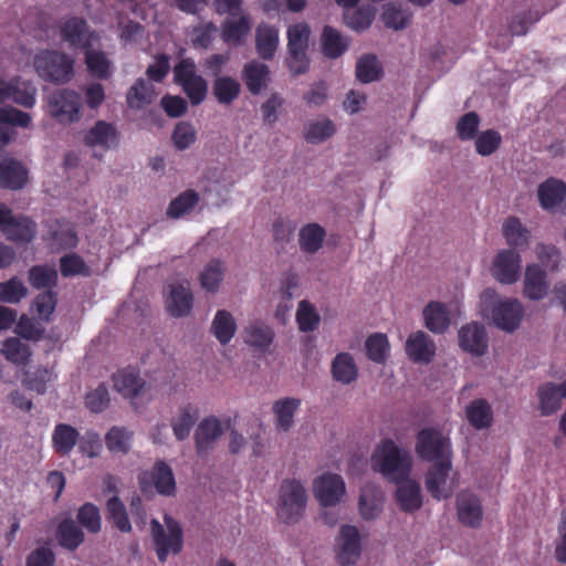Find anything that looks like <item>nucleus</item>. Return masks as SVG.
Listing matches in <instances>:
<instances>
[{
    "label": "nucleus",
    "mask_w": 566,
    "mask_h": 566,
    "mask_svg": "<svg viewBox=\"0 0 566 566\" xmlns=\"http://www.w3.org/2000/svg\"><path fill=\"white\" fill-rule=\"evenodd\" d=\"M479 312L483 318L505 333L515 332L524 317V306L520 300L503 296L492 287L480 294Z\"/></svg>",
    "instance_id": "1"
},
{
    "label": "nucleus",
    "mask_w": 566,
    "mask_h": 566,
    "mask_svg": "<svg viewBox=\"0 0 566 566\" xmlns=\"http://www.w3.org/2000/svg\"><path fill=\"white\" fill-rule=\"evenodd\" d=\"M373 469L387 479L398 482L409 478L413 467L410 452L390 439L381 440L371 455Z\"/></svg>",
    "instance_id": "2"
},
{
    "label": "nucleus",
    "mask_w": 566,
    "mask_h": 566,
    "mask_svg": "<svg viewBox=\"0 0 566 566\" xmlns=\"http://www.w3.org/2000/svg\"><path fill=\"white\" fill-rule=\"evenodd\" d=\"M32 65L36 75L48 83L64 85L75 76V59L60 50H39Z\"/></svg>",
    "instance_id": "3"
},
{
    "label": "nucleus",
    "mask_w": 566,
    "mask_h": 566,
    "mask_svg": "<svg viewBox=\"0 0 566 566\" xmlns=\"http://www.w3.org/2000/svg\"><path fill=\"white\" fill-rule=\"evenodd\" d=\"M417 455L427 462L452 461L453 450L450 432L438 427H427L421 429L415 443Z\"/></svg>",
    "instance_id": "4"
},
{
    "label": "nucleus",
    "mask_w": 566,
    "mask_h": 566,
    "mask_svg": "<svg viewBox=\"0 0 566 566\" xmlns=\"http://www.w3.org/2000/svg\"><path fill=\"white\" fill-rule=\"evenodd\" d=\"M308 501L306 486L294 479L284 480L279 490L276 515L286 524L297 523L304 515Z\"/></svg>",
    "instance_id": "5"
},
{
    "label": "nucleus",
    "mask_w": 566,
    "mask_h": 566,
    "mask_svg": "<svg viewBox=\"0 0 566 566\" xmlns=\"http://www.w3.org/2000/svg\"><path fill=\"white\" fill-rule=\"evenodd\" d=\"M45 111L59 124L71 125L81 120V94L71 88L55 90L45 97Z\"/></svg>",
    "instance_id": "6"
},
{
    "label": "nucleus",
    "mask_w": 566,
    "mask_h": 566,
    "mask_svg": "<svg viewBox=\"0 0 566 566\" xmlns=\"http://www.w3.org/2000/svg\"><path fill=\"white\" fill-rule=\"evenodd\" d=\"M367 534L357 525L342 524L334 541V557L340 566H353L360 559Z\"/></svg>",
    "instance_id": "7"
},
{
    "label": "nucleus",
    "mask_w": 566,
    "mask_h": 566,
    "mask_svg": "<svg viewBox=\"0 0 566 566\" xmlns=\"http://www.w3.org/2000/svg\"><path fill=\"white\" fill-rule=\"evenodd\" d=\"M151 536L158 559L164 563L169 554L177 555L184 546L182 528L179 523L168 514L164 523L157 520L150 522Z\"/></svg>",
    "instance_id": "8"
},
{
    "label": "nucleus",
    "mask_w": 566,
    "mask_h": 566,
    "mask_svg": "<svg viewBox=\"0 0 566 566\" xmlns=\"http://www.w3.org/2000/svg\"><path fill=\"white\" fill-rule=\"evenodd\" d=\"M424 485L436 500L449 499L458 485V474L452 461L433 463L426 473Z\"/></svg>",
    "instance_id": "9"
},
{
    "label": "nucleus",
    "mask_w": 566,
    "mask_h": 566,
    "mask_svg": "<svg viewBox=\"0 0 566 566\" xmlns=\"http://www.w3.org/2000/svg\"><path fill=\"white\" fill-rule=\"evenodd\" d=\"M164 297L165 308L170 316L181 318L191 314L195 298L189 280L177 279L167 284Z\"/></svg>",
    "instance_id": "10"
},
{
    "label": "nucleus",
    "mask_w": 566,
    "mask_h": 566,
    "mask_svg": "<svg viewBox=\"0 0 566 566\" xmlns=\"http://www.w3.org/2000/svg\"><path fill=\"white\" fill-rule=\"evenodd\" d=\"M313 494L323 507H334L346 497V483L342 475L324 472L313 480Z\"/></svg>",
    "instance_id": "11"
},
{
    "label": "nucleus",
    "mask_w": 566,
    "mask_h": 566,
    "mask_svg": "<svg viewBox=\"0 0 566 566\" xmlns=\"http://www.w3.org/2000/svg\"><path fill=\"white\" fill-rule=\"evenodd\" d=\"M174 76L193 105L200 104L206 98L208 92L207 81L197 73L196 64L192 60H181L174 67Z\"/></svg>",
    "instance_id": "12"
},
{
    "label": "nucleus",
    "mask_w": 566,
    "mask_h": 566,
    "mask_svg": "<svg viewBox=\"0 0 566 566\" xmlns=\"http://www.w3.org/2000/svg\"><path fill=\"white\" fill-rule=\"evenodd\" d=\"M119 140L120 134L117 127L106 120H97L83 136V144L91 148L93 156L98 159L105 151L115 149Z\"/></svg>",
    "instance_id": "13"
},
{
    "label": "nucleus",
    "mask_w": 566,
    "mask_h": 566,
    "mask_svg": "<svg viewBox=\"0 0 566 566\" xmlns=\"http://www.w3.org/2000/svg\"><path fill=\"white\" fill-rule=\"evenodd\" d=\"M521 269V254L514 249H501L491 261L490 274L496 282L511 285L518 281Z\"/></svg>",
    "instance_id": "14"
},
{
    "label": "nucleus",
    "mask_w": 566,
    "mask_h": 566,
    "mask_svg": "<svg viewBox=\"0 0 566 566\" xmlns=\"http://www.w3.org/2000/svg\"><path fill=\"white\" fill-rule=\"evenodd\" d=\"M60 38L72 50H86L97 44L98 36L82 19L72 18L61 23Z\"/></svg>",
    "instance_id": "15"
},
{
    "label": "nucleus",
    "mask_w": 566,
    "mask_h": 566,
    "mask_svg": "<svg viewBox=\"0 0 566 566\" xmlns=\"http://www.w3.org/2000/svg\"><path fill=\"white\" fill-rule=\"evenodd\" d=\"M541 207L551 212L566 213V182L548 178L537 188Z\"/></svg>",
    "instance_id": "16"
},
{
    "label": "nucleus",
    "mask_w": 566,
    "mask_h": 566,
    "mask_svg": "<svg viewBox=\"0 0 566 566\" xmlns=\"http://www.w3.org/2000/svg\"><path fill=\"white\" fill-rule=\"evenodd\" d=\"M459 346L473 356H483L489 348V338L483 324L471 322L458 332Z\"/></svg>",
    "instance_id": "17"
},
{
    "label": "nucleus",
    "mask_w": 566,
    "mask_h": 566,
    "mask_svg": "<svg viewBox=\"0 0 566 566\" xmlns=\"http://www.w3.org/2000/svg\"><path fill=\"white\" fill-rule=\"evenodd\" d=\"M140 484L144 489L153 484L156 491L165 496H172L176 493V481L172 469L165 462L158 461L155 465L140 474Z\"/></svg>",
    "instance_id": "18"
},
{
    "label": "nucleus",
    "mask_w": 566,
    "mask_h": 566,
    "mask_svg": "<svg viewBox=\"0 0 566 566\" xmlns=\"http://www.w3.org/2000/svg\"><path fill=\"white\" fill-rule=\"evenodd\" d=\"M547 272L537 263L527 264L523 280V295L531 301H542L548 295Z\"/></svg>",
    "instance_id": "19"
},
{
    "label": "nucleus",
    "mask_w": 566,
    "mask_h": 566,
    "mask_svg": "<svg viewBox=\"0 0 566 566\" xmlns=\"http://www.w3.org/2000/svg\"><path fill=\"white\" fill-rule=\"evenodd\" d=\"M405 350L410 360L417 364H429L436 356V344L423 331L411 333L405 344Z\"/></svg>",
    "instance_id": "20"
},
{
    "label": "nucleus",
    "mask_w": 566,
    "mask_h": 566,
    "mask_svg": "<svg viewBox=\"0 0 566 566\" xmlns=\"http://www.w3.org/2000/svg\"><path fill=\"white\" fill-rule=\"evenodd\" d=\"M385 494L375 484H366L361 488L358 497V513L361 520L370 522L377 520L384 510Z\"/></svg>",
    "instance_id": "21"
},
{
    "label": "nucleus",
    "mask_w": 566,
    "mask_h": 566,
    "mask_svg": "<svg viewBox=\"0 0 566 566\" xmlns=\"http://www.w3.org/2000/svg\"><path fill=\"white\" fill-rule=\"evenodd\" d=\"M227 263L221 259L209 260L200 270L198 281L200 287L210 294H217L221 291L226 274Z\"/></svg>",
    "instance_id": "22"
},
{
    "label": "nucleus",
    "mask_w": 566,
    "mask_h": 566,
    "mask_svg": "<svg viewBox=\"0 0 566 566\" xmlns=\"http://www.w3.org/2000/svg\"><path fill=\"white\" fill-rule=\"evenodd\" d=\"M29 180L28 169L17 159L0 156V186L18 190Z\"/></svg>",
    "instance_id": "23"
},
{
    "label": "nucleus",
    "mask_w": 566,
    "mask_h": 566,
    "mask_svg": "<svg viewBox=\"0 0 566 566\" xmlns=\"http://www.w3.org/2000/svg\"><path fill=\"white\" fill-rule=\"evenodd\" d=\"M223 434V428L217 417L210 416L200 421L195 432L197 452H209Z\"/></svg>",
    "instance_id": "24"
},
{
    "label": "nucleus",
    "mask_w": 566,
    "mask_h": 566,
    "mask_svg": "<svg viewBox=\"0 0 566 566\" xmlns=\"http://www.w3.org/2000/svg\"><path fill=\"white\" fill-rule=\"evenodd\" d=\"M397 483L399 484L395 492V501L400 511L413 513L420 510L423 503L420 484L408 478Z\"/></svg>",
    "instance_id": "25"
},
{
    "label": "nucleus",
    "mask_w": 566,
    "mask_h": 566,
    "mask_svg": "<svg viewBox=\"0 0 566 566\" xmlns=\"http://www.w3.org/2000/svg\"><path fill=\"white\" fill-rule=\"evenodd\" d=\"M457 513L460 522L467 526L480 525L483 510L480 499L470 491H462L457 496Z\"/></svg>",
    "instance_id": "26"
},
{
    "label": "nucleus",
    "mask_w": 566,
    "mask_h": 566,
    "mask_svg": "<svg viewBox=\"0 0 566 566\" xmlns=\"http://www.w3.org/2000/svg\"><path fill=\"white\" fill-rule=\"evenodd\" d=\"M31 122V116L25 112L11 106L0 108V148L7 146L14 136L10 125L27 128Z\"/></svg>",
    "instance_id": "27"
},
{
    "label": "nucleus",
    "mask_w": 566,
    "mask_h": 566,
    "mask_svg": "<svg viewBox=\"0 0 566 566\" xmlns=\"http://www.w3.org/2000/svg\"><path fill=\"white\" fill-rule=\"evenodd\" d=\"M242 80L248 91L258 95L265 90L271 80V72L268 65L264 63L252 60L244 64L242 69Z\"/></svg>",
    "instance_id": "28"
},
{
    "label": "nucleus",
    "mask_w": 566,
    "mask_h": 566,
    "mask_svg": "<svg viewBox=\"0 0 566 566\" xmlns=\"http://www.w3.org/2000/svg\"><path fill=\"white\" fill-rule=\"evenodd\" d=\"M302 405L296 397H282L272 403L275 427L283 432L290 431L294 426V417Z\"/></svg>",
    "instance_id": "29"
},
{
    "label": "nucleus",
    "mask_w": 566,
    "mask_h": 566,
    "mask_svg": "<svg viewBox=\"0 0 566 566\" xmlns=\"http://www.w3.org/2000/svg\"><path fill=\"white\" fill-rule=\"evenodd\" d=\"M238 331L234 315L228 310H218L210 323L209 332L221 345H228Z\"/></svg>",
    "instance_id": "30"
},
{
    "label": "nucleus",
    "mask_w": 566,
    "mask_h": 566,
    "mask_svg": "<svg viewBox=\"0 0 566 566\" xmlns=\"http://www.w3.org/2000/svg\"><path fill=\"white\" fill-rule=\"evenodd\" d=\"M280 45V32L275 25L260 24L255 30V50L262 60H272Z\"/></svg>",
    "instance_id": "31"
},
{
    "label": "nucleus",
    "mask_w": 566,
    "mask_h": 566,
    "mask_svg": "<svg viewBox=\"0 0 566 566\" xmlns=\"http://www.w3.org/2000/svg\"><path fill=\"white\" fill-rule=\"evenodd\" d=\"M252 21L249 13L227 18L221 24V35L226 43L238 45L249 34Z\"/></svg>",
    "instance_id": "32"
},
{
    "label": "nucleus",
    "mask_w": 566,
    "mask_h": 566,
    "mask_svg": "<svg viewBox=\"0 0 566 566\" xmlns=\"http://www.w3.org/2000/svg\"><path fill=\"white\" fill-rule=\"evenodd\" d=\"M424 326L434 334H443L451 324L450 312L441 302H430L422 311Z\"/></svg>",
    "instance_id": "33"
},
{
    "label": "nucleus",
    "mask_w": 566,
    "mask_h": 566,
    "mask_svg": "<svg viewBox=\"0 0 566 566\" xmlns=\"http://www.w3.org/2000/svg\"><path fill=\"white\" fill-rule=\"evenodd\" d=\"M274 339L273 328L261 321L250 322L243 329V340L250 347L265 350Z\"/></svg>",
    "instance_id": "34"
},
{
    "label": "nucleus",
    "mask_w": 566,
    "mask_h": 566,
    "mask_svg": "<svg viewBox=\"0 0 566 566\" xmlns=\"http://www.w3.org/2000/svg\"><path fill=\"white\" fill-rule=\"evenodd\" d=\"M467 421L476 430L488 429L493 423V409L490 402L479 398L469 402L464 408Z\"/></svg>",
    "instance_id": "35"
},
{
    "label": "nucleus",
    "mask_w": 566,
    "mask_h": 566,
    "mask_svg": "<svg viewBox=\"0 0 566 566\" xmlns=\"http://www.w3.org/2000/svg\"><path fill=\"white\" fill-rule=\"evenodd\" d=\"M502 235L509 249H523L531 242L530 230L516 217H509L502 223Z\"/></svg>",
    "instance_id": "36"
},
{
    "label": "nucleus",
    "mask_w": 566,
    "mask_h": 566,
    "mask_svg": "<svg viewBox=\"0 0 566 566\" xmlns=\"http://www.w3.org/2000/svg\"><path fill=\"white\" fill-rule=\"evenodd\" d=\"M52 448L60 455H67L80 441V432L67 423H59L52 432Z\"/></svg>",
    "instance_id": "37"
},
{
    "label": "nucleus",
    "mask_w": 566,
    "mask_h": 566,
    "mask_svg": "<svg viewBox=\"0 0 566 566\" xmlns=\"http://www.w3.org/2000/svg\"><path fill=\"white\" fill-rule=\"evenodd\" d=\"M200 202V196L192 189H187L174 198L166 210V214L170 219H180L191 214Z\"/></svg>",
    "instance_id": "38"
},
{
    "label": "nucleus",
    "mask_w": 566,
    "mask_h": 566,
    "mask_svg": "<svg viewBox=\"0 0 566 566\" xmlns=\"http://www.w3.org/2000/svg\"><path fill=\"white\" fill-rule=\"evenodd\" d=\"M85 64L88 73L99 80H107L113 74V63L107 55L96 49V44L86 49Z\"/></svg>",
    "instance_id": "39"
},
{
    "label": "nucleus",
    "mask_w": 566,
    "mask_h": 566,
    "mask_svg": "<svg viewBox=\"0 0 566 566\" xmlns=\"http://www.w3.org/2000/svg\"><path fill=\"white\" fill-rule=\"evenodd\" d=\"M333 378L343 385H349L358 377V368L353 356L348 353H339L332 361Z\"/></svg>",
    "instance_id": "40"
},
{
    "label": "nucleus",
    "mask_w": 566,
    "mask_h": 566,
    "mask_svg": "<svg viewBox=\"0 0 566 566\" xmlns=\"http://www.w3.org/2000/svg\"><path fill=\"white\" fill-rule=\"evenodd\" d=\"M10 86L8 99H12L25 108H32L35 105L38 90L31 82L13 77L10 78Z\"/></svg>",
    "instance_id": "41"
},
{
    "label": "nucleus",
    "mask_w": 566,
    "mask_h": 566,
    "mask_svg": "<svg viewBox=\"0 0 566 566\" xmlns=\"http://www.w3.org/2000/svg\"><path fill=\"white\" fill-rule=\"evenodd\" d=\"M134 432L126 428L114 426L105 434V444L114 454H127L132 448Z\"/></svg>",
    "instance_id": "42"
},
{
    "label": "nucleus",
    "mask_w": 566,
    "mask_h": 566,
    "mask_svg": "<svg viewBox=\"0 0 566 566\" xmlns=\"http://www.w3.org/2000/svg\"><path fill=\"white\" fill-rule=\"evenodd\" d=\"M539 411L543 416H549L562 407V390L559 384L547 382L537 390Z\"/></svg>",
    "instance_id": "43"
},
{
    "label": "nucleus",
    "mask_w": 566,
    "mask_h": 566,
    "mask_svg": "<svg viewBox=\"0 0 566 566\" xmlns=\"http://www.w3.org/2000/svg\"><path fill=\"white\" fill-rule=\"evenodd\" d=\"M325 230L317 223L303 226L298 232V244L303 252L315 253L322 247L325 239Z\"/></svg>",
    "instance_id": "44"
},
{
    "label": "nucleus",
    "mask_w": 566,
    "mask_h": 566,
    "mask_svg": "<svg viewBox=\"0 0 566 566\" xmlns=\"http://www.w3.org/2000/svg\"><path fill=\"white\" fill-rule=\"evenodd\" d=\"M335 133L334 122L327 117H319L306 124L304 138L311 144H319L331 138Z\"/></svg>",
    "instance_id": "45"
},
{
    "label": "nucleus",
    "mask_w": 566,
    "mask_h": 566,
    "mask_svg": "<svg viewBox=\"0 0 566 566\" xmlns=\"http://www.w3.org/2000/svg\"><path fill=\"white\" fill-rule=\"evenodd\" d=\"M241 85L238 80L221 75L213 81L212 93L220 104L229 105L239 97Z\"/></svg>",
    "instance_id": "46"
},
{
    "label": "nucleus",
    "mask_w": 566,
    "mask_h": 566,
    "mask_svg": "<svg viewBox=\"0 0 566 566\" xmlns=\"http://www.w3.org/2000/svg\"><path fill=\"white\" fill-rule=\"evenodd\" d=\"M321 42L323 53L329 59L340 56L348 48L347 39L328 25L322 32Z\"/></svg>",
    "instance_id": "47"
},
{
    "label": "nucleus",
    "mask_w": 566,
    "mask_h": 566,
    "mask_svg": "<svg viewBox=\"0 0 566 566\" xmlns=\"http://www.w3.org/2000/svg\"><path fill=\"white\" fill-rule=\"evenodd\" d=\"M145 381L134 371L123 370L114 376V388L125 398L139 395Z\"/></svg>",
    "instance_id": "48"
},
{
    "label": "nucleus",
    "mask_w": 566,
    "mask_h": 566,
    "mask_svg": "<svg viewBox=\"0 0 566 566\" xmlns=\"http://www.w3.org/2000/svg\"><path fill=\"white\" fill-rule=\"evenodd\" d=\"M56 537L60 545L69 551L76 549L84 542V533L71 518L59 524Z\"/></svg>",
    "instance_id": "49"
},
{
    "label": "nucleus",
    "mask_w": 566,
    "mask_h": 566,
    "mask_svg": "<svg viewBox=\"0 0 566 566\" xmlns=\"http://www.w3.org/2000/svg\"><path fill=\"white\" fill-rule=\"evenodd\" d=\"M411 17L412 13L408 8L394 2L386 3L381 12V20L385 25L394 30L406 28L410 22Z\"/></svg>",
    "instance_id": "50"
},
{
    "label": "nucleus",
    "mask_w": 566,
    "mask_h": 566,
    "mask_svg": "<svg viewBox=\"0 0 566 566\" xmlns=\"http://www.w3.org/2000/svg\"><path fill=\"white\" fill-rule=\"evenodd\" d=\"M35 232V224L28 218H13L11 216L3 227V233L10 240L31 241Z\"/></svg>",
    "instance_id": "51"
},
{
    "label": "nucleus",
    "mask_w": 566,
    "mask_h": 566,
    "mask_svg": "<svg viewBox=\"0 0 566 566\" xmlns=\"http://www.w3.org/2000/svg\"><path fill=\"white\" fill-rule=\"evenodd\" d=\"M154 86L144 80H137L127 92L129 107L140 109L155 99Z\"/></svg>",
    "instance_id": "52"
},
{
    "label": "nucleus",
    "mask_w": 566,
    "mask_h": 566,
    "mask_svg": "<svg viewBox=\"0 0 566 566\" xmlns=\"http://www.w3.org/2000/svg\"><path fill=\"white\" fill-rule=\"evenodd\" d=\"M1 353L6 359L17 365H27L31 357L29 345L17 337L6 339Z\"/></svg>",
    "instance_id": "53"
},
{
    "label": "nucleus",
    "mask_w": 566,
    "mask_h": 566,
    "mask_svg": "<svg viewBox=\"0 0 566 566\" xmlns=\"http://www.w3.org/2000/svg\"><path fill=\"white\" fill-rule=\"evenodd\" d=\"M287 51L307 52L311 29L304 22L291 24L286 31Z\"/></svg>",
    "instance_id": "54"
},
{
    "label": "nucleus",
    "mask_w": 566,
    "mask_h": 566,
    "mask_svg": "<svg viewBox=\"0 0 566 566\" xmlns=\"http://www.w3.org/2000/svg\"><path fill=\"white\" fill-rule=\"evenodd\" d=\"M381 67L375 55H364L356 64V77L361 83H371L381 77Z\"/></svg>",
    "instance_id": "55"
},
{
    "label": "nucleus",
    "mask_w": 566,
    "mask_h": 566,
    "mask_svg": "<svg viewBox=\"0 0 566 566\" xmlns=\"http://www.w3.org/2000/svg\"><path fill=\"white\" fill-rule=\"evenodd\" d=\"M198 419L197 410L192 408L181 409L171 420V428L178 440H185Z\"/></svg>",
    "instance_id": "56"
},
{
    "label": "nucleus",
    "mask_w": 566,
    "mask_h": 566,
    "mask_svg": "<svg viewBox=\"0 0 566 566\" xmlns=\"http://www.w3.org/2000/svg\"><path fill=\"white\" fill-rule=\"evenodd\" d=\"M296 322L301 332L315 331L321 322V316L314 305L307 301H301L296 310Z\"/></svg>",
    "instance_id": "57"
},
{
    "label": "nucleus",
    "mask_w": 566,
    "mask_h": 566,
    "mask_svg": "<svg viewBox=\"0 0 566 566\" xmlns=\"http://www.w3.org/2000/svg\"><path fill=\"white\" fill-rule=\"evenodd\" d=\"M502 144V136L495 129H486L474 139L475 151L483 157L493 155Z\"/></svg>",
    "instance_id": "58"
},
{
    "label": "nucleus",
    "mask_w": 566,
    "mask_h": 566,
    "mask_svg": "<svg viewBox=\"0 0 566 566\" xmlns=\"http://www.w3.org/2000/svg\"><path fill=\"white\" fill-rule=\"evenodd\" d=\"M106 509L109 518L117 530L124 533H129L132 531V524L125 505L117 496L114 495L107 500Z\"/></svg>",
    "instance_id": "59"
},
{
    "label": "nucleus",
    "mask_w": 566,
    "mask_h": 566,
    "mask_svg": "<svg viewBox=\"0 0 566 566\" xmlns=\"http://www.w3.org/2000/svg\"><path fill=\"white\" fill-rule=\"evenodd\" d=\"M29 281L34 289H50L56 284L57 272L54 268L36 265L29 271Z\"/></svg>",
    "instance_id": "60"
},
{
    "label": "nucleus",
    "mask_w": 566,
    "mask_h": 566,
    "mask_svg": "<svg viewBox=\"0 0 566 566\" xmlns=\"http://www.w3.org/2000/svg\"><path fill=\"white\" fill-rule=\"evenodd\" d=\"M27 294V286L18 277L0 283V302L15 304L24 298Z\"/></svg>",
    "instance_id": "61"
},
{
    "label": "nucleus",
    "mask_w": 566,
    "mask_h": 566,
    "mask_svg": "<svg viewBox=\"0 0 566 566\" xmlns=\"http://www.w3.org/2000/svg\"><path fill=\"white\" fill-rule=\"evenodd\" d=\"M84 104L91 111H97L106 101L105 88L101 83L91 82L81 87Z\"/></svg>",
    "instance_id": "62"
},
{
    "label": "nucleus",
    "mask_w": 566,
    "mask_h": 566,
    "mask_svg": "<svg viewBox=\"0 0 566 566\" xmlns=\"http://www.w3.org/2000/svg\"><path fill=\"white\" fill-rule=\"evenodd\" d=\"M367 356L375 363H382L389 353V343L384 334H374L365 343Z\"/></svg>",
    "instance_id": "63"
},
{
    "label": "nucleus",
    "mask_w": 566,
    "mask_h": 566,
    "mask_svg": "<svg viewBox=\"0 0 566 566\" xmlns=\"http://www.w3.org/2000/svg\"><path fill=\"white\" fill-rule=\"evenodd\" d=\"M480 125V117L475 112H469L461 116L457 123V134L461 140L475 139Z\"/></svg>",
    "instance_id": "64"
}]
</instances>
